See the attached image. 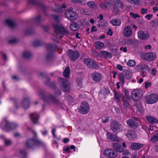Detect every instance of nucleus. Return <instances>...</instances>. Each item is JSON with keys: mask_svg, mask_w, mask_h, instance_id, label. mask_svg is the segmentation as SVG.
Listing matches in <instances>:
<instances>
[{"mask_svg": "<svg viewBox=\"0 0 158 158\" xmlns=\"http://www.w3.org/2000/svg\"><path fill=\"white\" fill-rule=\"evenodd\" d=\"M85 64L90 68L93 69H98V65L96 64L95 61L90 58H86L84 60Z\"/></svg>", "mask_w": 158, "mask_h": 158, "instance_id": "6", "label": "nucleus"}, {"mask_svg": "<svg viewBox=\"0 0 158 158\" xmlns=\"http://www.w3.org/2000/svg\"><path fill=\"white\" fill-rule=\"evenodd\" d=\"M117 69L121 71H122L123 70V67L120 64H118L117 66Z\"/></svg>", "mask_w": 158, "mask_h": 158, "instance_id": "53", "label": "nucleus"}, {"mask_svg": "<svg viewBox=\"0 0 158 158\" xmlns=\"http://www.w3.org/2000/svg\"><path fill=\"white\" fill-rule=\"evenodd\" d=\"M123 153L122 154L123 155H125V156H128L130 154V152L129 151L127 150H126L124 151V150H123V151L122 152Z\"/></svg>", "mask_w": 158, "mask_h": 158, "instance_id": "46", "label": "nucleus"}, {"mask_svg": "<svg viewBox=\"0 0 158 158\" xmlns=\"http://www.w3.org/2000/svg\"><path fill=\"white\" fill-rule=\"evenodd\" d=\"M16 42V40L15 39H12L10 40L9 42L10 43L13 44L15 43Z\"/></svg>", "mask_w": 158, "mask_h": 158, "instance_id": "58", "label": "nucleus"}, {"mask_svg": "<svg viewBox=\"0 0 158 158\" xmlns=\"http://www.w3.org/2000/svg\"><path fill=\"white\" fill-rule=\"evenodd\" d=\"M113 10L115 12V13L117 14L119 12V10L117 7H114L113 8Z\"/></svg>", "mask_w": 158, "mask_h": 158, "instance_id": "56", "label": "nucleus"}, {"mask_svg": "<svg viewBox=\"0 0 158 158\" xmlns=\"http://www.w3.org/2000/svg\"><path fill=\"white\" fill-rule=\"evenodd\" d=\"M91 76L93 79L96 81H100L102 79V76L101 74L98 73H93Z\"/></svg>", "mask_w": 158, "mask_h": 158, "instance_id": "23", "label": "nucleus"}, {"mask_svg": "<svg viewBox=\"0 0 158 158\" xmlns=\"http://www.w3.org/2000/svg\"><path fill=\"white\" fill-rule=\"evenodd\" d=\"M74 3H77L80 2H81L82 0H71Z\"/></svg>", "mask_w": 158, "mask_h": 158, "instance_id": "60", "label": "nucleus"}, {"mask_svg": "<svg viewBox=\"0 0 158 158\" xmlns=\"http://www.w3.org/2000/svg\"><path fill=\"white\" fill-rule=\"evenodd\" d=\"M94 45L95 48L98 50L103 49L104 47V44L102 42L97 41L95 43Z\"/></svg>", "mask_w": 158, "mask_h": 158, "instance_id": "24", "label": "nucleus"}, {"mask_svg": "<svg viewBox=\"0 0 158 158\" xmlns=\"http://www.w3.org/2000/svg\"><path fill=\"white\" fill-rule=\"evenodd\" d=\"M146 102L148 104H152L158 101V94H152L147 96L145 99Z\"/></svg>", "mask_w": 158, "mask_h": 158, "instance_id": "2", "label": "nucleus"}, {"mask_svg": "<svg viewBox=\"0 0 158 158\" xmlns=\"http://www.w3.org/2000/svg\"><path fill=\"white\" fill-rule=\"evenodd\" d=\"M151 140L153 142L158 141V134L154 135L151 139Z\"/></svg>", "mask_w": 158, "mask_h": 158, "instance_id": "39", "label": "nucleus"}, {"mask_svg": "<svg viewBox=\"0 0 158 158\" xmlns=\"http://www.w3.org/2000/svg\"><path fill=\"white\" fill-rule=\"evenodd\" d=\"M120 50L121 51H122L124 52H126L127 51V48L126 47L124 48L121 47L120 48Z\"/></svg>", "mask_w": 158, "mask_h": 158, "instance_id": "57", "label": "nucleus"}, {"mask_svg": "<svg viewBox=\"0 0 158 158\" xmlns=\"http://www.w3.org/2000/svg\"><path fill=\"white\" fill-rule=\"evenodd\" d=\"M143 95V92L140 89H136L132 93L131 96L135 101H137L140 99Z\"/></svg>", "mask_w": 158, "mask_h": 158, "instance_id": "5", "label": "nucleus"}, {"mask_svg": "<svg viewBox=\"0 0 158 158\" xmlns=\"http://www.w3.org/2000/svg\"><path fill=\"white\" fill-rule=\"evenodd\" d=\"M33 44L35 46H38L40 45V43L39 41L36 40L33 42Z\"/></svg>", "mask_w": 158, "mask_h": 158, "instance_id": "55", "label": "nucleus"}, {"mask_svg": "<svg viewBox=\"0 0 158 158\" xmlns=\"http://www.w3.org/2000/svg\"><path fill=\"white\" fill-rule=\"evenodd\" d=\"M140 119L139 118H134L133 119H130L127 121V125L132 128L136 127L139 122H140Z\"/></svg>", "mask_w": 158, "mask_h": 158, "instance_id": "7", "label": "nucleus"}, {"mask_svg": "<svg viewBox=\"0 0 158 158\" xmlns=\"http://www.w3.org/2000/svg\"><path fill=\"white\" fill-rule=\"evenodd\" d=\"M147 120L151 123H158V120L156 118L152 116H148L146 118Z\"/></svg>", "mask_w": 158, "mask_h": 158, "instance_id": "29", "label": "nucleus"}, {"mask_svg": "<svg viewBox=\"0 0 158 158\" xmlns=\"http://www.w3.org/2000/svg\"><path fill=\"white\" fill-rule=\"evenodd\" d=\"M20 156L21 157H24L26 155V152L24 151L20 152Z\"/></svg>", "mask_w": 158, "mask_h": 158, "instance_id": "50", "label": "nucleus"}, {"mask_svg": "<svg viewBox=\"0 0 158 158\" xmlns=\"http://www.w3.org/2000/svg\"><path fill=\"white\" fill-rule=\"evenodd\" d=\"M70 29L73 31H76L78 29L79 27L76 23H73L70 25Z\"/></svg>", "mask_w": 158, "mask_h": 158, "instance_id": "34", "label": "nucleus"}, {"mask_svg": "<svg viewBox=\"0 0 158 158\" xmlns=\"http://www.w3.org/2000/svg\"><path fill=\"white\" fill-rule=\"evenodd\" d=\"M113 148L117 152H122L123 151L124 149L121 144L118 143H114L113 145Z\"/></svg>", "mask_w": 158, "mask_h": 158, "instance_id": "20", "label": "nucleus"}, {"mask_svg": "<svg viewBox=\"0 0 158 158\" xmlns=\"http://www.w3.org/2000/svg\"><path fill=\"white\" fill-rule=\"evenodd\" d=\"M29 101L28 99H26L23 101V106L24 109H26L29 106Z\"/></svg>", "mask_w": 158, "mask_h": 158, "instance_id": "32", "label": "nucleus"}, {"mask_svg": "<svg viewBox=\"0 0 158 158\" xmlns=\"http://www.w3.org/2000/svg\"><path fill=\"white\" fill-rule=\"evenodd\" d=\"M100 53L103 57L106 58H110L112 57L111 54L105 51H101Z\"/></svg>", "mask_w": 158, "mask_h": 158, "instance_id": "26", "label": "nucleus"}, {"mask_svg": "<svg viewBox=\"0 0 158 158\" xmlns=\"http://www.w3.org/2000/svg\"><path fill=\"white\" fill-rule=\"evenodd\" d=\"M100 7L102 9H104L111 7V4L108 2H102L100 5Z\"/></svg>", "mask_w": 158, "mask_h": 158, "instance_id": "27", "label": "nucleus"}, {"mask_svg": "<svg viewBox=\"0 0 158 158\" xmlns=\"http://www.w3.org/2000/svg\"><path fill=\"white\" fill-rule=\"evenodd\" d=\"M104 154L108 158H113L117 156V153L112 149H107L104 151Z\"/></svg>", "mask_w": 158, "mask_h": 158, "instance_id": "8", "label": "nucleus"}, {"mask_svg": "<svg viewBox=\"0 0 158 158\" xmlns=\"http://www.w3.org/2000/svg\"><path fill=\"white\" fill-rule=\"evenodd\" d=\"M132 34V30L131 27L128 26L124 28L123 35L125 37H131Z\"/></svg>", "mask_w": 158, "mask_h": 158, "instance_id": "13", "label": "nucleus"}, {"mask_svg": "<svg viewBox=\"0 0 158 158\" xmlns=\"http://www.w3.org/2000/svg\"><path fill=\"white\" fill-rule=\"evenodd\" d=\"M141 57L144 60L151 61L155 60L156 57V54L153 52L143 53L141 55Z\"/></svg>", "mask_w": 158, "mask_h": 158, "instance_id": "3", "label": "nucleus"}, {"mask_svg": "<svg viewBox=\"0 0 158 158\" xmlns=\"http://www.w3.org/2000/svg\"><path fill=\"white\" fill-rule=\"evenodd\" d=\"M132 4H134L135 5H138L139 4L140 1L139 0H133Z\"/></svg>", "mask_w": 158, "mask_h": 158, "instance_id": "51", "label": "nucleus"}, {"mask_svg": "<svg viewBox=\"0 0 158 158\" xmlns=\"http://www.w3.org/2000/svg\"><path fill=\"white\" fill-rule=\"evenodd\" d=\"M119 78L121 82L123 84H124L125 83V79L126 78L123 74L121 73L119 74Z\"/></svg>", "mask_w": 158, "mask_h": 158, "instance_id": "37", "label": "nucleus"}, {"mask_svg": "<svg viewBox=\"0 0 158 158\" xmlns=\"http://www.w3.org/2000/svg\"><path fill=\"white\" fill-rule=\"evenodd\" d=\"M153 15L150 14H148L145 16V18L148 20H150L152 17Z\"/></svg>", "mask_w": 158, "mask_h": 158, "instance_id": "47", "label": "nucleus"}, {"mask_svg": "<svg viewBox=\"0 0 158 158\" xmlns=\"http://www.w3.org/2000/svg\"><path fill=\"white\" fill-rule=\"evenodd\" d=\"M115 5L117 6L118 7L123 8L124 7V5L119 0H112Z\"/></svg>", "mask_w": 158, "mask_h": 158, "instance_id": "31", "label": "nucleus"}, {"mask_svg": "<svg viewBox=\"0 0 158 158\" xmlns=\"http://www.w3.org/2000/svg\"><path fill=\"white\" fill-rule=\"evenodd\" d=\"M127 138L130 140H133L137 138V134L133 131H129L126 134Z\"/></svg>", "mask_w": 158, "mask_h": 158, "instance_id": "18", "label": "nucleus"}, {"mask_svg": "<svg viewBox=\"0 0 158 158\" xmlns=\"http://www.w3.org/2000/svg\"><path fill=\"white\" fill-rule=\"evenodd\" d=\"M89 109V106L87 102H82L80 108V111L82 114H85L88 112Z\"/></svg>", "mask_w": 158, "mask_h": 158, "instance_id": "11", "label": "nucleus"}, {"mask_svg": "<svg viewBox=\"0 0 158 158\" xmlns=\"http://www.w3.org/2000/svg\"><path fill=\"white\" fill-rule=\"evenodd\" d=\"M130 15L131 17L134 19H136L137 18H139L140 16L137 14H134L133 12H131L130 13Z\"/></svg>", "mask_w": 158, "mask_h": 158, "instance_id": "41", "label": "nucleus"}, {"mask_svg": "<svg viewBox=\"0 0 158 158\" xmlns=\"http://www.w3.org/2000/svg\"><path fill=\"white\" fill-rule=\"evenodd\" d=\"M123 104L124 107L126 108H129L130 106L128 102L125 98H123Z\"/></svg>", "mask_w": 158, "mask_h": 158, "instance_id": "38", "label": "nucleus"}, {"mask_svg": "<svg viewBox=\"0 0 158 158\" xmlns=\"http://www.w3.org/2000/svg\"><path fill=\"white\" fill-rule=\"evenodd\" d=\"M31 56V53L28 52H25L23 53V56L26 58L28 57Z\"/></svg>", "mask_w": 158, "mask_h": 158, "instance_id": "42", "label": "nucleus"}, {"mask_svg": "<svg viewBox=\"0 0 158 158\" xmlns=\"http://www.w3.org/2000/svg\"><path fill=\"white\" fill-rule=\"evenodd\" d=\"M106 137L107 139L110 140L114 141H119V139L116 135L113 134L108 132H107Z\"/></svg>", "mask_w": 158, "mask_h": 158, "instance_id": "19", "label": "nucleus"}, {"mask_svg": "<svg viewBox=\"0 0 158 158\" xmlns=\"http://www.w3.org/2000/svg\"><path fill=\"white\" fill-rule=\"evenodd\" d=\"M56 129H55L53 128V129H52V134L55 137H56V135L55 134V133L56 132Z\"/></svg>", "mask_w": 158, "mask_h": 158, "instance_id": "61", "label": "nucleus"}, {"mask_svg": "<svg viewBox=\"0 0 158 158\" xmlns=\"http://www.w3.org/2000/svg\"><path fill=\"white\" fill-rule=\"evenodd\" d=\"M110 120V118L109 117H106L105 118V119H103L102 120V122L103 123H105L109 121Z\"/></svg>", "mask_w": 158, "mask_h": 158, "instance_id": "54", "label": "nucleus"}, {"mask_svg": "<svg viewBox=\"0 0 158 158\" xmlns=\"http://www.w3.org/2000/svg\"><path fill=\"white\" fill-rule=\"evenodd\" d=\"M137 35L140 39L145 40L149 38V35L148 31L140 30L138 31Z\"/></svg>", "mask_w": 158, "mask_h": 158, "instance_id": "10", "label": "nucleus"}, {"mask_svg": "<svg viewBox=\"0 0 158 158\" xmlns=\"http://www.w3.org/2000/svg\"><path fill=\"white\" fill-rule=\"evenodd\" d=\"M131 74L129 72H127L126 73L125 77L126 79H129L131 78Z\"/></svg>", "mask_w": 158, "mask_h": 158, "instance_id": "45", "label": "nucleus"}, {"mask_svg": "<svg viewBox=\"0 0 158 158\" xmlns=\"http://www.w3.org/2000/svg\"><path fill=\"white\" fill-rule=\"evenodd\" d=\"M110 22L113 26H118L121 24V22L120 20L116 19L111 20Z\"/></svg>", "mask_w": 158, "mask_h": 158, "instance_id": "30", "label": "nucleus"}, {"mask_svg": "<svg viewBox=\"0 0 158 158\" xmlns=\"http://www.w3.org/2000/svg\"><path fill=\"white\" fill-rule=\"evenodd\" d=\"M6 22L10 27H13L15 25V23L12 19H7L6 20Z\"/></svg>", "mask_w": 158, "mask_h": 158, "instance_id": "35", "label": "nucleus"}, {"mask_svg": "<svg viewBox=\"0 0 158 158\" xmlns=\"http://www.w3.org/2000/svg\"><path fill=\"white\" fill-rule=\"evenodd\" d=\"M59 81L62 83L63 89L65 91H68L70 89L69 83L67 80L60 78Z\"/></svg>", "mask_w": 158, "mask_h": 158, "instance_id": "15", "label": "nucleus"}, {"mask_svg": "<svg viewBox=\"0 0 158 158\" xmlns=\"http://www.w3.org/2000/svg\"><path fill=\"white\" fill-rule=\"evenodd\" d=\"M152 85V83L150 82H145L144 88L145 89H147L150 86Z\"/></svg>", "mask_w": 158, "mask_h": 158, "instance_id": "43", "label": "nucleus"}, {"mask_svg": "<svg viewBox=\"0 0 158 158\" xmlns=\"http://www.w3.org/2000/svg\"><path fill=\"white\" fill-rule=\"evenodd\" d=\"M143 146V145L139 143H132L131 146L130 148L133 150H138Z\"/></svg>", "mask_w": 158, "mask_h": 158, "instance_id": "22", "label": "nucleus"}, {"mask_svg": "<svg viewBox=\"0 0 158 158\" xmlns=\"http://www.w3.org/2000/svg\"><path fill=\"white\" fill-rule=\"evenodd\" d=\"M111 130L115 133L118 132L121 130V126L116 121L112 122L111 123Z\"/></svg>", "mask_w": 158, "mask_h": 158, "instance_id": "12", "label": "nucleus"}, {"mask_svg": "<svg viewBox=\"0 0 158 158\" xmlns=\"http://www.w3.org/2000/svg\"><path fill=\"white\" fill-rule=\"evenodd\" d=\"M18 125L15 123H10L7 120H3L0 124V127L3 130L8 131L9 130L15 128Z\"/></svg>", "mask_w": 158, "mask_h": 158, "instance_id": "1", "label": "nucleus"}, {"mask_svg": "<svg viewBox=\"0 0 158 158\" xmlns=\"http://www.w3.org/2000/svg\"><path fill=\"white\" fill-rule=\"evenodd\" d=\"M72 8H69L66 11L65 15L68 19L71 20H74L77 19L78 15L76 13L72 11Z\"/></svg>", "mask_w": 158, "mask_h": 158, "instance_id": "4", "label": "nucleus"}, {"mask_svg": "<svg viewBox=\"0 0 158 158\" xmlns=\"http://www.w3.org/2000/svg\"><path fill=\"white\" fill-rule=\"evenodd\" d=\"M153 10L154 12L158 11V7L157 6H155L153 8Z\"/></svg>", "mask_w": 158, "mask_h": 158, "instance_id": "64", "label": "nucleus"}, {"mask_svg": "<svg viewBox=\"0 0 158 158\" xmlns=\"http://www.w3.org/2000/svg\"><path fill=\"white\" fill-rule=\"evenodd\" d=\"M97 30L96 27L95 26H93L91 28V31L95 32Z\"/></svg>", "mask_w": 158, "mask_h": 158, "instance_id": "59", "label": "nucleus"}, {"mask_svg": "<svg viewBox=\"0 0 158 158\" xmlns=\"http://www.w3.org/2000/svg\"><path fill=\"white\" fill-rule=\"evenodd\" d=\"M106 33L108 35L111 36L113 35V32L112 31L111 29H108V31Z\"/></svg>", "mask_w": 158, "mask_h": 158, "instance_id": "49", "label": "nucleus"}, {"mask_svg": "<svg viewBox=\"0 0 158 158\" xmlns=\"http://www.w3.org/2000/svg\"><path fill=\"white\" fill-rule=\"evenodd\" d=\"M54 19L57 22L59 21V17L57 15H55L54 17Z\"/></svg>", "mask_w": 158, "mask_h": 158, "instance_id": "62", "label": "nucleus"}, {"mask_svg": "<svg viewBox=\"0 0 158 158\" xmlns=\"http://www.w3.org/2000/svg\"><path fill=\"white\" fill-rule=\"evenodd\" d=\"M124 93L126 97L129 100L130 99V97L128 91L126 89H124Z\"/></svg>", "mask_w": 158, "mask_h": 158, "instance_id": "40", "label": "nucleus"}, {"mask_svg": "<svg viewBox=\"0 0 158 158\" xmlns=\"http://www.w3.org/2000/svg\"><path fill=\"white\" fill-rule=\"evenodd\" d=\"M38 114L37 113H32L30 114V118L32 122L36 124L38 121Z\"/></svg>", "mask_w": 158, "mask_h": 158, "instance_id": "21", "label": "nucleus"}, {"mask_svg": "<svg viewBox=\"0 0 158 158\" xmlns=\"http://www.w3.org/2000/svg\"><path fill=\"white\" fill-rule=\"evenodd\" d=\"M64 76L68 78L70 76V68L69 67H67L63 73Z\"/></svg>", "mask_w": 158, "mask_h": 158, "instance_id": "33", "label": "nucleus"}, {"mask_svg": "<svg viewBox=\"0 0 158 158\" xmlns=\"http://www.w3.org/2000/svg\"><path fill=\"white\" fill-rule=\"evenodd\" d=\"M5 142L6 145H9L11 144V142L9 140H5Z\"/></svg>", "mask_w": 158, "mask_h": 158, "instance_id": "48", "label": "nucleus"}, {"mask_svg": "<svg viewBox=\"0 0 158 158\" xmlns=\"http://www.w3.org/2000/svg\"><path fill=\"white\" fill-rule=\"evenodd\" d=\"M127 64L129 66L132 67L136 64V62L133 60H130L127 62Z\"/></svg>", "mask_w": 158, "mask_h": 158, "instance_id": "36", "label": "nucleus"}, {"mask_svg": "<svg viewBox=\"0 0 158 158\" xmlns=\"http://www.w3.org/2000/svg\"><path fill=\"white\" fill-rule=\"evenodd\" d=\"M77 84L79 86L81 85L82 84V81L81 79H77Z\"/></svg>", "mask_w": 158, "mask_h": 158, "instance_id": "52", "label": "nucleus"}, {"mask_svg": "<svg viewBox=\"0 0 158 158\" xmlns=\"http://www.w3.org/2000/svg\"><path fill=\"white\" fill-rule=\"evenodd\" d=\"M114 98L116 101V102L118 103L120 101V97H122L123 98H124V97L123 94H122L121 93L117 92L116 91L114 92Z\"/></svg>", "mask_w": 158, "mask_h": 158, "instance_id": "25", "label": "nucleus"}, {"mask_svg": "<svg viewBox=\"0 0 158 158\" xmlns=\"http://www.w3.org/2000/svg\"><path fill=\"white\" fill-rule=\"evenodd\" d=\"M142 73L141 74V76L142 77H145L146 75V73L143 71H142Z\"/></svg>", "mask_w": 158, "mask_h": 158, "instance_id": "63", "label": "nucleus"}, {"mask_svg": "<svg viewBox=\"0 0 158 158\" xmlns=\"http://www.w3.org/2000/svg\"><path fill=\"white\" fill-rule=\"evenodd\" d=\"M88 6L92 10H96L97 8V6L93 1H90L87 3Z\"/></svg>", "mask_w": 158, "mask_h": 158, "instance_id": "28", "label": "nucleus"}, {"mask_svg": "<svg viewBox=\"0 0 158 158\" xmlns=\"http://www.w3.org/2000/svg\"><path fill=\"white\" fill-rule=\"evenodd\" d=\"M68 53L71 60L72 61L76 60L79 57L78 53L75 51L69 50Z\"/></svg>", "mask_w": 158, "mask_h": 158, "instance_id": "14", "label": "nucleus"}, {"mask_svg": "<svg viewBox=\"0 0 158 158\" xmlns=\"http://www.w3.org/2000/svg\"><path fill=\"white\" fill-rule=\"evenodd\" d=\"M53 26L55 29V31L56 33H61L62 34H65L68 33V31L64 27L59 26L57 24L55 25L53 23Z\"/></svg>", "mask_w": 158, "mask_h": 158, "instance_id": "9", "label": "nucleus"}, {"mask_svg": "<svg viewBox=\"0 0 158 158\" xmlns=\"http://www.w3.org/2000/svg\"><path fill=\"white\" fill-rule=\"evenodd\" d=\"M136 70L137 72L143 71L145 70H149V67L145 64H141L137 65L135 67Z\"/></svg>", "mask_w": 158, "mask_h": 158, "instance_id": "16", "label": "nucleus"}, {"mask_svg": "<svg viewBox=\"0 0 158 158\" xmlns=\"http://www.w3.org/2000/svg\"><path fill=\"white\" fill-rule=\"evenodd\" d=\"M148 11V10L147 8H142L141 13L142 14H146L147 13Z\"/></svg>", "mask_w": 158, "mask_h": 158, "instance_id": "44", "label": "nucleus"}, {"mask_svg": "<svg viewBox=\"0 0 158 158\" xmlns=\"http://www.w3.org/2000/svg\"><path fill=\"white\" fill-rule=\"evenodd\" d=\"M40 142L38 139H30L28 140L26 143V145L28 147H31L34 145H39L40 144Z\"/></svg>", "mask_w": 158, "mask_h": 158, "instance_id": "17", "label": "nucleus"}]
</instances>
